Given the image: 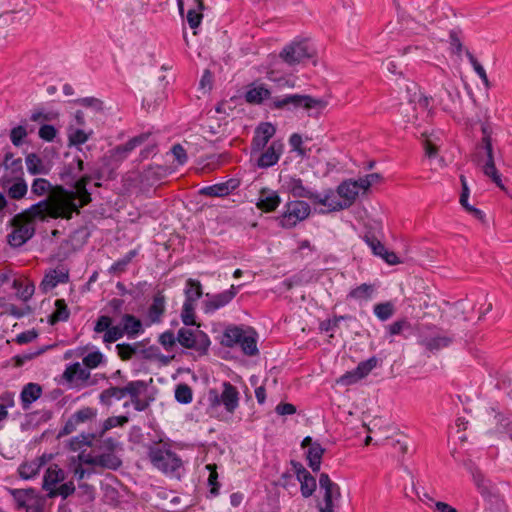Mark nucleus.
I'll return each mask as SVG.
<instances>
[{
	"label": "nucleus",
	"instance_id": "44",
	"mask_svg": "<svg viewBox=\"0 0 512 512\" xmlns=\"http://www.w3.org/2000/svg\"><path fill=\"white\" fill-rule=\"evenodd\" d=\"M175 399L180 404H189L193 400L192 388L186 383H180L175 388Z\"/></svg>",
	"mask_w": 512,
	"mask_h": 512
},
{
	"label": "nucleus",
	"instance_id": "47",
	"mask_svg": "<svg viewBox=\"0 0 512 512\" xmlns=\"http://www.w3.org/2000/svg\"><path fill=\"white\" fill-rule=\"evenodd\" d=\"M75 492V485L73 481H68L66 483L61 484L54 489H51L49 493H47L48 498H55L57 496H61L63 499H66L70 495Z\"/></svg>",
	"mask_w": 512,
	"mask_h": 512
},
{
	"label": "nucleus",
	"instance_id": "22",
	"mask_svg": "<svg viewBox=\"0 0 512 512\" xmlns=\"http://www.w3.org/2000/svg\"><path fill=\"white\" fill-rule=\"evenodd\" d=\"M65 478L66 475L63 469L59 468L56 464L50 465L45 471L42 489L49 493L51 489H54L57 484L63 482Z\"/></svg>",
	"mask_w": 512,
	"mask_h": 512
},
{
	"label": "nucleus",
	"instance_id": "34",
	"mask_svg": "<svg viewBox=\"0 0 512 512\" xmlns=\"http://www.w3.org/2000/svg\"><path fill=\"white\" fill-rule=\"evenodd\" d=\"M138 255L136 249L127 252L121 259L115 261L109 268V273L113 275H120L126 271L127 266L131 263L133 258Z\"/></svg>",
	"mask_w": 512,
	"mask_h": 512
},
{
	"label": "nucleus",
	"instance_id": "31",
	"mask_svg": "<svg viewBox=\"0 0 512 512\" xmlns=\"http://www.w3.org/2000/svg\"><path fill=\"white\" fill-rule=\"evenodd\" d=\"M126 396L125 388L118 386H111L107 389H104L100 395L99 400L105 406H111L113 403V399L121 400Z\"/></svg>",
	"mask_w": 512,
	"mask_h": 512
},
{
	"label": "nucleus",
	"instance_id": "13",
	"mask_svg": "<svg viewBox=\"0 0 512 512\" xmlns=\"http://www.w3.org/2000/svg\"><path fill=\"white\" fill-rule=\"evenodd\" d=\"M242 285H231L229 289L217 294H206L207 300L203 302V310L205 313H214L220 308L228 305L237 295Z\"/></svg>",
	"mask_w": 512,
	"mask_h": 512
},
{
	"label": "nucleus",
	"instance_id": "50",
	"mask_svg": "<svg viewBox=\"0 0 512 512\" xmlns=\"http://www.w3.org/2000/svg\"><path fill=\"white\" fill-rule=\"evenodd\" d=\"M129 421V418L127 416L121 415V416H111L108 417L102 425L101 431L99 433V436L102 437L108 430L117 427V426H123Z\"/></svg>",
	"mask_w": 512,
	"mask_h": 512
},
{
	"label": "nucleus",
	"instance_id": "52",
	"mask_svg": "<svg viewBox=\"0 0 512 512\" xmlns=\"http://www.w3.org/2000/svg\"><path fill=\"white\" fill-rule=\"evenodd\" d=\"M17 215V221H28L30 223L35 224V220L37 218L43 220V217L40 214V210L38 209V206L36 204L31 205L26 210L16 214Z\"/></svg>",
	"mask_w": 512,
	"mask_h": 512
},
{
	"label": "nucleus",
	"instance_id": "49",
	"mask_svg": "<svg viewBox=\"0 0 512 512\" xmlns=\"http://www.w3.org/2000/svg\"><path fill=\"white\" fill-rule=\"evenodd\" d=\"M97 415V411L91 407H84L71 415L73 421L78 425L83 424L87 421L94 419Z\"/></svg>",
	"mask_w": 512,
	"mask_h": 512
},
{
	"label": "nucleus",
	"instance_id": "45",
	"mask_svg": "<svg viewBox=\"0 0 512 512\" xmlns=\"http://www.w3.org/2000/svg\"><path fill=\"white\" fill-rule=\"evenodd\" d=\"M41 465L42 463H38L37 461L22 463L18 468L20 477L25 480L35 477L38 474Z\"/></svg>",
	"mask_w": 512,
	"mask_h": 512
},
{
	"label": "nucleus",
	"instance_id": "3",
	"mask_svg": "<svg viewBox=\"0 0 512 512\" xmlns=\"http://www.w3.org/2000/svg\"><path fill=\"white\" fill-rule=\"evenodd\" d=\"M283 188L290 195L295 198V200H300L302 198L309 199L313 204L326 205L328 203V198H331L334 195L332 189H327L323 194L313 191L309 187H306L303 183V180L296 176L288 177L284 184Z\"/></svg>",
	"mask_w": 512,
	"mask_h": 512
},
{
	"label": "nucleus",
	"instance_id": "21",
	"mask_svg": "<svg viewBox=\"0 0 512 512\" xmlns=\"http://www.w3.org/2000/svg\"><path fill=\"white\" fill-rule=\"evenodd\" d=\"M35 204L36 206H38V209L40 210V214L43 217V219H45L46 217L56 219L64 216L65 207L63 203H61L58 200L46 198Z\"/></svg>",
	"mask_w": 512,
	"mask_h": 512
},
{
	"label": "nucleus",
	"instance_id": "28",
	"mask_svg": "<svg viewBox=\"0 0 512 512\" xmlns=\"http://www.w3.org/2000/svg\"><path fill=\"white\" fill-rule=\"evenodd\" d=\"M185 301L187 303L196 304L202 297V284L199 280L189 278L185 284Z\"/></svg>",
	"mask_w": 512,
	"mask_h": 512
},
{
	"label": "nucleus",
	"instance_id": "39",
	"mask_svg": "<svg viewBox=\"0 0 512 512\" xmlns=\"http://www.w3.org/2000/svg\"><path fill=\"white\" fill-rule=\"evenodd\" d=\"M26 166L28 172L32 175L47 173L42 159L36 153H30L26 156Z\"/></svg>",
	"mask_w": 512,
	"mask_h": 512
},
{
	"label": "nucleus",
	"instance_id": "63",
	"mask_svg": "<svg viewBox=\"0 0 512 512\" xmlns=\"http://www.w3.org/2000/svg\"><path fill=\"white\" fill-rule=\"evenodd\" d=\"M27 136L25 127L19 125L14 127L10 132V140L14 146H20L23 143V139Z\"/></svg>",
	"mask_w": 512,
	"mask_h": 512
},
{
	"label": "nucleus",
	"instance_id": "17",
	"mask_svg": "<svg viewBox=\"0 0 512 512\" xmlns=\"http://www.w3.org/2000/svg\"><path fill=\"white\" fill-rule=\"evenodd\" d=\"M240 185L238 179L231 178L226 182L203 187L199 194L208 197H225L236 190Z\"/></svg>",
	"mask_w": 512,
	"mask_h": 512
},
{
	"label": "nucleus",
	"instance_id": "41",
	"mask_svg": "<svg viewBox=\"0 0 512 512\" xmlns=\"http://www.w3.org/2000/svg\"><path fill=\"white\" fill-rule=\"evenodd\" d=\"M465 54H466V57H467L469 63L472 65L475 73L482 80L485 88H487V89L491 88V82L488 79L486 71L483 68V66L478 62L477 58L469 50H466Z\"/></svg>",
	"mask_w": 512,
	"mask_h": 512
},
{
	"label": "nucleus",
	"instance_id": "59",
	"mask_svg": "<svg viewBox=\"0 0 512 512\" xmlns=\"http://www.w3.org/2000/svg\"><path fill=\"white\" fill-rule=\"evenodd\" d=\"M364 240L367 243V245L371 248L374 255L379 256V257L382 256V254L386 248L381 243L380 240H378L374 235H365Z\"/></svg>",
	"mask_w": 512,
	"mask_h": 512
},
{
	"label": "nucleus",
	"instance_id": "36",
	"mask_svg": "<svg viewBox=\"0 0 512 512\" xmlns=\"http://www.w3.org/2000/svg\"><path fill=\"white\" fill-rule=\"evenodd\" d=\"M300 483V491L304 498L312 496L315 492L317 484L316 479L311 475L309 471H305V474L297 478Z\"/></svg>",
	"mask_w": 512,
	"mask_h": 512
},
{
	"label": "nucleus",
	"instance_id": "11",
	"mask_svg": "<svg viewBox=\"0 0 512 512\" xmlns=\"http://www.w3.org/2000/svg\"><path fill=\"white\" fill-rule=\"evenodd\" d=\"M338 195L343 198V200H336L328 198V203L325 205L328 207L329 212L341 211L349 208L358 196V190L356 189V183H353V180H345L337 187Z\"/></svg>",
	"mask_w": 512,
	"mask_h": 512
},
{
	"label": "nucleus",
	"instance_id": "43",
	"mask_svg": "<svg viewBox=\"0 0 512 512\" xmlns=\"http://www.w3.org/2000/svg\"><path fill=\"white\" fill-rule=\"evenodd\" d=\"M16 181L9 187L8 196L11 199L19 200L27 193V184L22 177L15 178Z\"/></svg>",
	"mask_w": 512,
	"mask_h": 512
},
{
	"label": "nucleus",
	"instance_id": "2",
	"mask_svg": "<svg viewBox=\"0 0 512 512\" xmlns=\"http://www.w3.org/2000/svg\"><path fill=\"white\" fill-rule=\"evenodd\" d=\"M220 343L230 348L239 345L241 351L246 356H256L259 354L257 333L251 327L244 330L239 326H228L222 334Z\"/></svg>",
	"mask_w": 512,
	"mask_h": 512
},
{
	"label": "nucleus",
	"instance_id": "56",
	"mask_svg": "<svg viewBox=\"0 0 512 512\" xmlns=\"http://www.w3.org/2000/svg\"><path fill=\"white\" fill-rule=\"evenodd\" d=\"M320 488L324 489V498H331V489H338V484L333 482L327 473H321L319 476Z\"/></svg>",
	"mask_w": 512,
	"mask_h": 512
},
{
	"label": "nucleus",
	"instance_id": "30",
	"mask_svg": "<svg viewBox=\"0 0 512 512\" xmlns=\"http://www.w3.org/2000/svg\"><path fill=\"white\" fill-rule=\"evenodd\" d=\"M406 91L408 94V102L411 104H418L420 107L427 109L429 107L431 97L424 96L418 90V86L415 83L406 85Z\"/></svg>",
	"mask_w": 512,
	"mask_h": 512
},
{
	"label": "nucleus",
	"instance_id": "10",
	"mask_svg": "<svg viewBox=\"0 0 512 512\" xmlns=\"http://www.w3.org/2000/svg\"><path fill=\"white\" fill-rule=\"evenodd\" d=\"M177 342L186 349L197 351L200 355H206L211 344L206 333L188 328H181L177 333Z\"/></svg>",
	"mask_w": 512,
	"mask_h": 512
},
{
	"label": "nucleus",
	"instance_id": "29",
	"mask_svg": "<svg viewBox=\"0 0 512 512\" xmlns=\"http://www.w3.org/2000/svg\"><path fill=\"white\" fill-rule=\"evenodd\" d=\"M90 372L89 370L82 368L80 363H73L65 369L63 373V378L68 382H72L75 379L85 382L89 379Z\"/></svg>",
	"mask_w": 512,
	"mask_h": 512
},
{
	"label": "nucleus",
	"instance_id": "42",
	"mask_svg": "<svg viewBox=\"0 0 512 512\" xmlns=\"http://www.w3.org/2000/svg\"><path fill=\"white\" fill-rule=\"evenodd\" d=\"M4 166L6 169H10L11 173L17 177H22L23 175V166L21 158H13V154L11 152H7L4 157Z\"/></svg>",
	"mask_w": 512,
	"mask_h": 512
},
{
	"label": "nucleus",
	"instance_id": "6",
	"mask_svg": "<svg viewBox=\"0 0 512 512\" xmlns=\"http://www.w3.org/2000/svg\"><path fill=\"white\" fill-rule=\"evenodd\" d=\"M148 456L152 465L167 475H176L182 466V460L169 449L150 447Z\"/></svg>",
	"mask_w": 512,
	"mask_h": 512
},
{
	"label": "nucleus",
	"instance_id": "4",
	"mask_svg": "<svg viewBox=\"0 0 512 512\" xmlns=\"http://www.w3.org/2000/svg\"><path fill=\"white\" fill-rule=\"evenodd\" d=\"M222 388L221 394L216 389L208 391L209 409H217L220 405H223L228 413L233 414L239 406V391L229 381H224Z\"/></svg>",
	"mask_w": 512,
	"mask_h": 512
},
{
	"label": "nucleus",
	"instance_id": "37",
	"mask_svg": "<svg viewBox=\"0 0 512 512\" xmlns=\"http://www.w3.org/2000/svg\"><path fill=\"white\" fill-rule=\"evenodd\" d=\"M70 316V311L64 299H57L55 301V311L49 318L50 324H55L59 321H67Z\"/></svg>",
	"mask_w": 512,
	"mask_h": 512
},
{
	"label": "nucleus",
	"instance_id": "18",
	"mask_svg": "<svg viewBox=\"0 0 512 512\" xmlns=\"http://www.w3.org/2000/svg\"><path fill=\"white\" fill-rule=\"evenodd\" d=\"M284 150V144L280 140L272 141L270 146L261 153L257 160L259 168H269L274 166Z\"/></svg>",
	"mask_w": 512,
	"mask_h": 512
},
{
	"label": "nucleus",
	"instance_id": "5",
	"mask_svg": "<svg viewBox=\"0 0 512 512\" xmlns=\"http://www.w3.org/2000/svg\"><path fill=\"white\" fill-rule=\"evenodd\" d=\"M310 213L311 207L306 201L291 200L285 204L283 213L276 220L281 228L291 229L308 218Z\"/></svg>",
	"mask_w": 512,
	"mask_h": 512
},
{
	"label": "nucleus",
	"instance_id": "32",
	"mask_svg": "<svg viewBox=\"0 0 512 512\" xmlns=\"http://www.w3.org/2000/svg\"><path fill=\"white\" fill-rule=\"evenodd\" d=\"M270 94V91L264 85H260L250 88L245 94V100L250 104H261L270 97Z\"/></svg>",
	"mask_w": 512,
	"mask_h": 512
},
{
	"label": "nucleus",
	"instance_id": "33",
	"mask_svg": "<svg viewBox=\"0 0 512 512\" xmlns=\"http://www.w3.org/2000/svg\"><path fill=\"white\" fill-rule=\"evenodd\" d=\"M165 311V299L164 296L158 294L154 296L153 302L148 309V317L152 323L160 321L161 316Z\"/></svg>",
	"mask_w": 512,
	"mask_h": 512
},
{
	"label": "nucleus",
	"instance_id": "38",
	"mask_svg": "<svg viewBox=\"0 0 512 512\" xmlns=\"http://www.w3.org/2000/svg\"><path fill=\"white\" fill-rule=\"evenodd\" d=\"M122 465L121 459L113 452L97 455V466L117 470Z\"/></svg>",
	"mask_w": 512,
	"mask_h": 512
},
{
	"label": "nucleus",
	"instance_id": "19",
	"mask_svg": "<svg viewBox=\"0 0 512 512\" xmlns=\"http://www.w3.org/2000/svg\"><path fill=\"white\" fill-rule=\"evenodd\" d=\"M434 330L430 335H423L420 340V344L432 353L448 347L453 342V337L439 334L437 328H434Z\"/></svg>",
	"mask_w": 512,
	"mask_h": 512
},
{
	"label": "nucleus",
	"instance_id": "15",
	"mask_svg": "<svg viewBox=\"0 0 512 512\" xmlns=\"http://www.w3.org/2000/svg\"><path fill=\"white\" fill-rule=\"evenodd\" d=\"M378 364V359L375 356L370 357L365 361H361L357 367L346 372L339 379V382L343 385H352L359 380L365 378Z\"/></svg>",
	"mask_w": 512,
	"mask_h": 512
},
{
	"label": "nucleus",
	"instance_id": "12",
	"mask_svg": "<svg viewBox=\"0 0 512 512\" xmlns=\"http://www.w3.org/2000/svg\"><path fill=\"white\" fill-rule=\"evenodd\" d=\"M10 224L13 230L7 235V242L11 247H21L35 235V224L25 220L17 221V215L11 219Z\"/></svg>",
	"mask_w": 512,
	"mask_h": 512
},
{
	"label": "nucleus",
	"instance_id": "51",
	"mask_svg": "<svg viewBox=\"0 0 512 512\" xmlns=\"http://www.w3.org/2000/svg\"><path fill=\"white\" fill-rule=\"evenodd\" d=\"M206 469L209 471L208 485L210 488V494L217 496L219 494L220 483L218 482V473L216 464L206 465Z\"/></svg>",
	"mask_w": 512,
	"mask_h": 512
},
{
	"label": "nucleus",
	"instance_id": "64",
	"mask_svg": "<svg viewBox=\"0 0 512 512\" xmlns=\"http://www.w3.org/2000/svg\"><path fill=\"white\" fill-rule=\"evenodd\" d=\"M158 341L165 350L169 351L174 347L177 337H175L172 331L168 330L160 334Z\"/></svg>",
	"mask_w": 512,
	"mask_h": 512
},
{
	"label": "nucleus",
	"instance_id": "20",
	"mask_svg": "<svg viewBox=\"0 0 512 512\" xmlns=\"http://www.w3.org/2000/svg\"><path fill=\"white\" fill-rule=\"evenodd\" d=\"M280 204L281 198L276 191L268 188L261 189L258 202L256 203L259 210L265 213L274 212Z\"/></svg>",
	"mask_w": 512,
	"mask_h": 512
},
{
	"label": "nucleus",
	"instance_id": "40",
	"mask_svg": "<svg viewBox=\"0 0 512 512\" xmlns=\"http://www.w3.org/2000/svg\"><path fill=\"white\" fill-rule=\"evenodd\" d=\"M144 341L136 342L134 344L120 343L116 345L118 356L123 361L130 360L137 352L138 347L143 345Z\"/></svg>",
	"mask_w": 512,
	"mask_h": 512
},
{
	"label": "nucleus",
	"instance_id": "23",
	"mask_svg": "<svg viewBox=\"0 0 512 512\" xmlns=\"http://www.w3.org/2000/svg\"><path fill=\"white\" fill-rule=\"evenodd\" d=\"M482 168V171L485 176L489 177L492 182L496 184L497 187H499L502 190H505V186L501 179V174L497 170L495 166V160H494V151L488 154L487 156H484V160L482 164L479 165Z\"/></svg>",
	"mask_w": 512,
	"mask_h": 512
},
{
	"label": "nucleus",
	"instance_id": "61",
	"mask_svg": "<svg viewBox=\"0 0 512 512\" xmlns=\"http://www.w3.org/2000/svg\"><path fill=\"white\" fill-rule=\"evenodd\" d=\"M351 317L348 315H340V316H334L332 319H327L320 323V330L329 332L333 331L335 328L339 326V323L342 320L350 319Z\"/></svg>",
	"mask_w": 512,
	"mask_h": 512
},
{
	"label": "nucleus",
	"instance_id": "27",
	"mask_svg": "<svg viewBox=\"0 0 512 512\" xmlns=\"http://www.w3.org/2000/svg\"><path fill=\"white\" fill-rule=\"evenodd\" d=\"M121 323L129 338H134L143 332L141 320L132 314H124Z\"/></svg>",
	"mask_w": 512,
	"mask_h": 512
},
{
	"label": "nucleus",
	"instance_id": "55",
	"mask_svg": "<svg viewBox=\"0 0 512 512\" xmlns=\"http://www.w3.org/2000/svg\"><path fill=\"white\" fill-rule=\"evenodd\" d=\"M51 183L44 178H36L31 186V192L37 196L44 195L51 189Z\"/></svg>",
	"mask_w": 512,
	"mask_h": 512
},
{
	"label": "nucleus",
	"instance_id": "7",
	"mask_svg": "<svg viewBox=\"0 0 512 512\" xmlns=\"http://www.w3.org/2000/svg\"><path fill=\"white\" fill-rule=\"evenodd\" d=\"M9 493L13 496L17 509H24L26 512H44L46 499L34 488L9 489Z\"/></svg>",
	"mask_w": 512,
	"mask_h": 512
},
{
	"label": "nucleus",
	"instance_id": "24",
	"mask_svg": "<svg viewBox=\"0 0 512 512\" xmlns=\"http://www.w3.org/2000/svg\"><path fill=\"white\" fill-rule=\"evenodd\" d=\"M42 395V387L37 383L26 384L20 394L22 408L27 410L31 404L38 400Z\"/></svg>",
	"mask_w": 512,
	"mask_h": 512
},
{
	"label": "nucleus",
	"instance_id": "35",
	"mask_svg": "<svg viewBox=\"0 0 512 512\" xmlns=\"http://www.w3.org/2000/svg\"><path fill=\"white\" fill-rule=\"evenodd\" d=\"M95 437H96V435L93 433H87V434L82 433L80 435L72 437L68 441L67 446H68L69 450H71V451H79L83 447L92 446V443H93Z\"/></svg>",
	"mask_w": 512,
	"mask_h": 512
},
{
	"label": "nucleus",
	"instance_id": "57",
	"mask_svg": "<svg viewBox=\"0 0 512 512\" xmlns=\"http://www.w3.org/2000/svg\"><path fill=\"white\" fill-rule=\"evenodd\" d=\"M372 291V286L364 283L351 290L349 297L354 299H368L370 298Z\"/></svg>",
	"mask_w": 512,
	"mask_h": 512
},
{
	"label": "nucleus",
	"instance_id": "60",
	"mask_svg": "<svg viewBox=\"0 0 512 512\" xmlns=\"http://www.w3.org/2000/svg\"><path fill=\"white\" fill-rule=\"evenodd\" d=\"M104 356L100 351L89 353L83 358V363L87 368L93 369L103 362Z\"/></svg>",
	"mask_w": 512,
	"mask_h": 512
},
{
	"label": "nucleus",
	"instance_id": "8",
	"mask_svg": "<svg viewBox=\"0 0 512 512\" xmlns=\"http://www.w3.org/2000/svg\"><path fill=\"white\" fill-rule=\"evenodd\" d=\"M315 54L306 39L293 41L286 45L279 54L284 63L294 66L312 58Z\"/></svg>",
	"mask_w": 512,
	"mask_h": 512
},
{
	"label": "nucleus",
	"instance_id": "9",
	"mask_svg": "<svg viewBox=\"0 0 512 512\" xmlns=\"http://www.w3.org/2000/svg\"><path fill=\"white\" fill-rule=\"evenodd\" d=\"M151 136V132H144L130 138L124 144L117 145L116 147L109 151V155L107 157L108 164L111 165L113 169L117 168L123 161H125L129 157V155L135 148L146 143V141H148V139Z\"/></svg>",
	"mask_w": 512,
	"mask_h": 512
},
{
	"label": "nucleus",
	"instance_id": "48",
	"mask_svg": "<svg viewBox=\"0 0 512 512\" xmlns=\"http://www.w3.org/2000/svg\"><path fill=\"white\" fill-rule=\"evenodd\" d=\"M126 395H129L131 400L140 396V394L147 389V383L143 380L130 381L124 386Z\"/></svg>",
	"mask_w": 512,
	"mask_h": 512
},
{
	"label": "nucleus",
	"instance_id": "14",
	"mask_svg": "<svg viewBox=\"0 0 512 512\" xmlns=\"http://www.w3.org/2000/svg\"><path fill=\"white\" fill-rule=\"evenodd\" d=\"M112 322V318L108 315L99 316L95 322L94 331L96 333L104 332V343H114L126 334L123 326H113Z\"/></svg>",
	"mask_w": 512,
	"mask_h": 512
},
{
	"label": "nucleus",
	"instance_id": "58",
	"mask_svg": "<svg viewBox=\"0 0 512 512\" xmlns=\"http://www.w3.org/2000/svg\"><path fill=\"white\" fill-rule=\"evenodd\" d=\"M90 134L91 132L86 133L82 129H76L68 135L69 144L75 146L82 145L88 141Z\"/></svg>",
	"mask_w": 512,
	"mask_h": 512
},
{
	"label": "nucleus",
	"instance_id": "16",
	"mask_svg": "<svg viewBox=\"0 0 512 512\" xmlns=\"http://www.w3.org/2000/svg\"><path fill=\"white\" fill-rule=\"evenodd\" d=\"M276 128L270 122H262L255 129L254 136L251 143L253 152L263 150L270 139L275 135Z\"/></svg>",
	"mask_w": 512,
	"mask_h": 512
},
{
	"label": "nucleus",
	"instance_id": "26",
	"mask_svg": "<svg viewBox=\"0 0 512 512\" xmlns=\"http://www.w3.org/2000/svg\"><path fill=\"white\" fill-rule=\"evenodd\" d=\"M324 453L325 449L318 442H314L311 444V447H309L306 458L308 460V465L313 472H318L320 470Z\"/></svg>",
	"mask_w": 512,
	"mask_h": 512
},
{
	"label": "nucleus",
	"instance_id": "1",
	"mask_svg": "<svg viewBox=\"0 0 512 512\" xmlns=\"http://www.w3.org/2000/svg\"><path fill=\"white\" fill-rule=\"evenodd\" d=\"M328 106V101L324 98H316L311 95L289 94L283 97H275L272 100L274 109H304L310 117H318Z\"/></svg>",
	"mask_w": 512,
	"mask_h": 512
},
{
	"label": "nucleus",
	"instance_id": "46",
	"mask_svg": "<svg viewBox=\"0 0 512 512\" xmlns=\"http://www.w3.org/2000/svg\"><path fill=\"white\" fill-rule=\"evenodd\" d=\"M491 152H493L492 141H480L476 145L475 153L473 155V161L477 165H480L484 160V156H487Z\"/></svg>",
	"mask_w": 512,
	"mask_h": 512
},
{
	"label": "nucleus",
	"instance_id": "62",
	"mask_svg": "<svg viewBox=\"0 0 512 512\" xmlns=\"http://www.w3.org/2000/svg\"><path fill=\"white\" fill-rule=\"evenodd\" d=\"M289 144L293 151H296L297 154L301 157H305L307 155V150L302 147L303 140L302 136L298 133H293L289 137Z\"/></svg>",
	"mask_w": 512,
	"mask_h": 512
},
{
	"label": "nucleus",
	"instance_id": "53",
	"mask_svg": "<svg viewBox=\"0 0 512 512\" xmlns=\"http://www.w3.org/2000/svg\"><path fill=\"white\" fill-rule=\"evenodd\" d=\"M374 313L380 320H388L394 314V306L390 302L376 304Z\"/></svg>",
	"mask_w": 512,
	"mask_h": 512
},
{
	"label": "nucleus",
	"instance_id": "25",
	"mask_svg": "<svg viewBox=\"0 0 512 512\" xmlns=\"http://www.w3.org/2000/svg\"><path fill=\"white\" fill-rule=\"evenodd\" d=\"M69 281L68 272L53 270L46 274L40 283L41 290L46 293L55 288L59 283H67Z\"/></svg>",
	"mask_w": 512,
	"mask_h": 512
},
{
	"label": "nucleus",
	"instance_id": "54",
	"mask_svg": "<svg viewBox=\"0 0 512 512\" xmlns=\"http://www.w3.org/2000/svg\"><path fill=\"white\" fill-rule=\"evenodd\" d=\"M181 319L184 325L193 326L196 324L195 322V304L183 303Z\"/></svg>",
	"mask_w": 512,
	"mask_h": 512
}]
</instances>
